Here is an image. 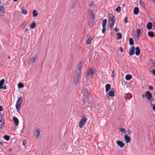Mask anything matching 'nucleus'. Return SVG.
Instances as JSON below:
<instances>
[{
	"label": "nucleus",
	"mask_w": 155,
	"mask_h": 155,
	"mask_svg": "<svg viewBox=\"0 0 155 155\" xmlns=\"http://www.w3.org/2000/svg\"><path fill=\"white\" fill-rule=\"evenodd\" d=\"M82 62L81 61H79L78 65V71H74L76 74V76H74V82L75 86H76L79 81V79H80V74L81 73V69L82 67Z\"/></svg>",
	"instance_id": "f257e3e1"
},
{
	"label": "nucleus",
	"mask_w": 155,
	"mask_h": 155,
	"mask_svg": "<svg viewBox=\"0 0 155 155\" xmlns=\"http://www.w3.org/2000/svg\"><path fill=\"white\" fill-rule=\"evenodd\" d=\"M95 73L94 69L92 67L88 68L86 72V77L92 76Z\"/></svg>",
	"instance_id": "f03ea898"
},
{
	"label": "nucleus",
	"mask_w": 155,
	"mask_h": 155,
	"mask_svg": "<svg viewBox=\"0 0 155 155\" xmlns=\"http://www.w3.org/2000/svg\"><path fill=\"white\" fill-rule=\"evenodd\" d=\"M145 96L147 99L150 102H153L154 101V99L150 91H147L145 92Z\"/></svg>",
	"instance_id": "7ed1b4c3"
},
{
	"label": "nucleus",
	"mask_w": 155,
	"mask_h": 155,
	"mask_svg": "<svg viewBox=\"0 0 155 155\" xmlns=\"http://www.w3.org/2000/svg\"><path fill=\"white\" fill-rule=\"evenodd\" d=\"M87 119L85 117H83L79 123V127L80 128H82L85 123Z\"/></svg>",
	"instance_id": "20e7f679"
},
{
	"label": "nucleus",
	"mask_w": 155,
	"mask_h": 155,
	"mask_svg": "<svg viewBox=\"0 0 155 155\" xmlns=\"http://www.w3.org/2000/svg\"><path fill=\"white\" fill-rule=\"evenodd\" d=\"M108 19L109 22H115V16L111 13L108 14Z\"/></svg>",
	"instance_id": "39448f33"
},
{
	"label": "nucleus",
	"mask_w": 155,
	"mask_h": 155,
	"mask_svg": "<svg viewBox=\"0 0 155 155\" xmlns=\"http://www.w3.org/2000/svg\"><path fill=\"white\" fill-rule=\"evenodd\" d=\"M87 13H88L90 14L91 17V18L93 20V22L94 21V20L95 19V16L94 13V12L91 9H88L87 10Z\"/></svg>",
	"instance_id": "423d86ee"
},
{
	"label": "nucleus",
	"mask_w": 155,
	"mask_h": 155,
	"mask_svg": "<svg viewBox=\"0 0 155 155\" xmlns=\"http://www.w3.org/2000/svg\"><path fill=\"white\" fill-rule=\"evenodd\" d=\"M5 120L3 115H2L0 118V122L2 124H0V128H2L4 127L5 124Z\"/></svg>",
	"instance_id": "0eeeda50"
},
{
	"label": "nucleus",
	"mask_w": 155,
	"mask_h": 155,
	"mask_svg": "<svg viewBox=\"0 0 155 155\" xmlns=\"http://www.w3.org/2000/svg\"><path fill=\"white\" fill-rule=\"evenodd\" d=\"M135 48L134 46H132L129 49L128 54L130 56H131L135 53Z\"/></svg>",
	"instance_id": "6e6552de"
},
{
	"label": "nucleus",
	"mask_w": 155,
	"mask_h": 155,
	"mask_svg": "<svg viewBox=\"0 0 155 155\" xmlns=\"http://www.w3.org/2000/svg\"><path fill=\"white\" fill-rule=\"evenodd\" d=\"M114 90V89L113 88H112V90L110 91L107 94V98L109 97H113L114 96V90Z\"/></svg>",
	"instance_id": "1a4fd4ad"
},
{
	"label": "nucleus",
	"mask_w": 155,
	"mask_h": 155,
	"mask_svg": "<svg viewBox=\"0 0 155 155\" xmlns=\"http://www.w3.org/2000/svg\"><path fill=\"white\" fill-rule=\"evenodd\" d=\"M5 13V10L2 5H0V16H3Z\"/></svg>",
	"instance_id": "9d476101"
},
{
	"label": "nucleus",
	"mask_w": 155,
	"mask_h": 155,
	"mask_svg": "<svg viewBox=\"0 0 155 155\" xmlns=\"http://www.w3.org/2000/svg\"><path fill=\"white\" fill-rule=\"evenodd\" d=\"M139 2L141 8L142 10H143L144 11H145V9L146 8L145 7V5L144 2L143 1H142L141 0H140Z\"/></svg>",
	"instance_id": "9b49d317"
},
{
	"label": "nucleus",
	"mask_w": 155,
	"mask_h": 155,
	"mask_svg": "<svg viewBox=\"0 0 155 155\" xmlns=\"http://www.w3.org/2000/svg\"><path fill=\"white\" fill-rule=\"evenodd\" d=\"M117 145L120 148H123L124 146V144L121 140H118L116 141Z\"/></svg>",
	"instance_id": "f8f14e48"
},
{
	"label": "nucleus",
	"mask_w": 155,
	"mask_h": 155,
	"mask_svg": "<svg viewBox=\"0 0 155 155\" xmlns=\"http://www.w3.org/2000/svg\"><path fill=\"white\" fill-rule=\"evenodd\" d=\"M124 138L126 142L127 143H129L131 141L130 137L127 135H124Z\"/></svg>",
	"instance_id": "ddd939ff"
},
{
	"label": "nucleus",
	"mask_w": 155,
	"mask_h": 155,
	"mask_svg": "<svg viewBox=\"0 0 155 155\" xmlns=\"http://www.w3.org/2000/svg\"><path fill=\"white\" fill-rule=\"evenodd\" d=\"M22 101H23L22 97H18L17 101L15 105H18L21 106Z\"/></svg>",
	"instance_id": "4468645a"
},
{
	"label": "nucleus",
	"mask_w": 155,
	"mask_h": 155,
	"mask_svg": "<svg viewBox=\"0 0 155 155\" xmlns=\"http://www.w3.org/2000/svg\"><path fill=\"white\" fill-rule=\"evenodd\" d=\"M13 120L15 126H18L19 124V120L17 118L15 117H13Z\"/></svg>",
	"instance_id": "2eb2a0df"
},
{
	"label": "nucleus",
	"mask_w": 155,
	"mask_h": 155,
	"mask_svg": "<svg viewBox=\"0 0 155 155\" xmlns=\"http://www.w3.org/2000/svg\"><path fill=\"white\" fill-rule=\"evenodd\" d=\"M135 55L137 56H138L140 55V49L139 47H137L135 48Z\"/></svg>",
	"instance_id": "dca6fc26"
},
{
	"label": "nucleus",
	"mask_w": 155,
	"mask_h": 155,
	"mask_svg": "<svg viewBox=\"0 0 155 155\" xmlns=\"http://www.w3.org/2000/svg\"><path fill=\"white\" fill-rule=\"evenodd\" d=\"M152 23L151 22H148L146 25L147 29L149 30L151 29L152 28Z\"/></svg>",
	"instance_id": "f3484780"
},
{
	"label": "nucleus",
	"mask_w": 155,
	"mask_h": 155,
	"mask_svg": "<svg viewBox=\"0 0 155 155\" xmlns=\"http://www.w3.org/2000/svg\"><path fill=\"white\" fill-rule=\"evenodd\" d=\"M105 91L106 92L109 91L111 89V85L109 84H107L105 86Z\"/></svg>",
	"instance_id": "a211bd4d"
},
{
	"label": "nucleus",
	"mask_w": 155,
	"mask_h": 155,
	"mask_svg": "<svg viewBox=\"0 0 155 155\" xmlns=\"http://www.w3.org/2000/svg\"><path fill=\"white\" fill-rule=\"evenodd\" d=\"M82 93L84 95H89L88 90L87 88H84L83 89Z\"/></svg>",
	"instance_id": "6ab92c4d"
},
{
	"label": "nucleus",
	"mask_w": 155,
	"mask_h": 155,
	"mask_svg": "<svg viewBox=\"0 0 155 155\" xmlns=\"http://www.w3.org/2000/svg\"><path fill=\"white\" fill-rule=\"evenodd\" d=\"M148 35L151 38H153L155 36L154 33L152 31H149L148 32Z\"/></svg>",
	"instance_id": "aec40b11"
},
{
	"label": "nucleus",
	"mask_w": 155,
	"mask_h": 155,
	"mask_svg": "<svg viewBox=\"0 0 155 155\" xmlns=\"http://www.w3.org/2000/svg\"><path fill=\"white\" fill-rule=\"evenodd\" d=\"M139 12V8L137 7H135L134 9L133 13L134 15H137Z\"/></svg>",
	"instance_id": "412c9836"
},
{
	"label": "nucleus",
	"mask_w": 155,
	"mask_h": 155,
	"mask_svg": "<svg viewBox=\"0 0 155 155\" xmlns=\"http://www.w3.org/2000/svg\"><path fill=\"white\" fill-rule=\"evenodd\" d=\"M132 78V75L129 74H127L125 77V79L127 81H129Z\"/></svg>",
	"instance_id": "4be33fe9"
},
{
	"label": "nucleus",
	"mask_w": 155,
	"mask_h": 155,
	"mask_svg": "<svg viewBox=\"0 0 155 155\" xmlns=\"http://www.w3.org/2000/svg\"><path fill=\"white\" fill-rule=\"evenodd\" d=\"M88 38L86 41V44L87 45H90L91 43L92 40L90 39V36H89L88 34H87V36Z\"/></svg>",
	"instance_id": "5701e85b"
},
{
	"label": "nucleus",
	"mask_w": 155,
	"mask_h": 155,
	"mask_svg": "<svg viewBox=\"0 0 155 155\" xmlns=\"http://www.w3.org/2000/svg\"><path fill=\"white\" fill-rule=\"evenodd\" d=\"M37 57V55L35 54L34 55L33 57L31 58L30 60L32 62H34L35 61V60Z\"/></svg>",
	"instance_id": "b1692460"
},
{
	"label": "nucleus",
	"mask_w": 155,
	"mask_h": 155,
	"mask_svg": "<svg viewBox=\"0 0 155 155\" xmlns=\"http://www.w3.org/2000/svg\"><path fill=\"white\" fill-rule=\"evenodd\" d=\"M32 16L34 17H37L38 15L37 11L36 10H34L32 12Z\"/></svg>",
	"instance_id": "393cba45"
},
{
	"label": "nucleus",
	"mask_w": 155,
	"mask_h": 155,
	"mask_svg": "<svg viewBox=\"0 0 155 155\" xmlns=\"http://www.w3.org/2000/svg\"><path fill=\"white\" fill-rule=\"evenodd\" d=\"M36 26V23L34 21H33L30 24V28L33 29Z\"/></svg>",
	"instance_id": "a878e982"
},
{
	"label": "nucleus",
	"mask_w": 155,
	"mask_h": 155,
	"mask_svg": "<svg viewBox=\"0 0 155 155\" xmlns=\"http://www.w3.org/2000/svg\"><path fill=\"white\" fill-rule=\"evenodd\" d=\"M129 44L130 45H133L134 44V41L133 39L131 38H130L129 39Z\"/></svg>",
	"instance_id": "bb28decb"
},
{
	"label": "nucleus",
	"mask_w": 155,
	"mask_h": 155,
	"mask_svg": "<svg viewBox=\"0 0 155 155\" xmlns=\"http://www.w3.org/2000/svg\"><path fill=\"white\" fill-rule=\"evenodd\" d=\"M94 22H93V21H92V22L91 21H88V27L90 28H91L92 26H93V24L94 23Z\"/></svg>",
	"instance_id": "cd10ccee"
},
{
	"label": "nucleus",
	"mask_w": 155,
	"mask_h": 155,
	"mask_svg": "<svg viewBox=\"0 0 155 155\" xmlns=\"http://www.w3.org/2000/svg\"><path fill=\"white\" fill-rule=\"evenodd\" d=\"M117 35L118 36V37L116 38L117 40H119L121 39L122 35L120 33L118 32L117 33Z\"/></svg>",
	"instance_id": "c85d7f7f"
},
{
	"label": "nucleus",
	"mask_w": 155,
	"mask_h": 155,
	"mask_svg": "<svg viewBox=\"0 0 155 155\" xmlns=\"http://www.w3.org/2000/svg\"><path fill=\"white\" fill-rule=\"evenodd\" d=\"M77 1V0H74L72 3V6L71 8L72 9L74 8L76 6V3Z\"/></svg>",
	"instance_id": "c756f323"
},
{
	"label": "nucleus",
	"mask_w": 155,
	"mask_h": 155,
	"mask_svg": "<svg viewBox=\"0 0 155 155\" xmlns=\"http://www.w3.org/2000/svg\"><path fill=\"white\" fill-rule=\"evenodd\" d=\"M21 13L22 14H23L25 15L27 14L28 12L23 7L21 9Z\"/></svg>",
	"instance_id": "7c9ffc66"
},
{
	"label": "nucleus",
	"mask_w": 155,
	"mask_h": 155,
	"mask_svg": "<svg viewBox=\"0 0 155 155\" xmlns=\"http://www.w3.org/2000/svg\"><path fill=\"white\" fill-rule=\"evenodd\" d=\"M3 137V138L6 141H8L10 139V136L8 135H5Z\"/></svg>",
	"instance_id": "2f4dec72"
},
{
	"label": "nucleus",
	"mask_w": 155,
	"mask_h": 155,
	"mask_svg": "<svg viewBox=\"0 0 155 155\" xmlns=\"http://www.w3.org/2000/svg\"><path fill=\"white\" fill-rule=\"evenodd\" d=\"M36 132L37 133V134L36 136V137L38 138V136L40 135L41 130L37 128L36 129Z\"/></svg>",
	"instance_id": "473e14b6"
},
{
	"label": "nucleus",
	"mask_w": 155,
	"mask_h": 155,
	"mask_svg": "<svg viewBox=\"0 0 155 155\" xmlns=\"http://www.w3.org/2000/svg\"><path fill=\"white\" fill-rule=\"evenodd\" d=\"M18 88H21L24 87V85L22 83L19 82L18 84Z\"/></svg>",
	"instance_id": "72a5a7b5"
},
{
	"label": "nucleus",
	"mask_w": 155,
	"mask_h": 155,
	"mask_svg": "<svg viewBox=\"0 0 155 155\" xmlns=\"http://www.w3.org/2000/svg\"><path fill=\"white\" fill-rule=\"evenodd\" d=\"M107 20L106 19H105L103 20L102 23V26L106 27Z\"/></svg>",
	"instance_id": "f704fd0d"
},
{
	"label": "nucleus",
	"mask_w": 155,
	"mask_h": 155,
	"mask_svg": "<svg viewBox=\"0 0 155 155\" xmlns=\"http://www.w3.org/2000/svg\"><path fill=\"white\" fill-rule=\"evenodd\" d=\"M114 23L115 22H111L110 23L109 22H108V25L110 29H112L113 28Z\"/></svg>",
	"instance_id": "c9c22d12"
},
{
	"label": "nucleus",
	"mask_w": 155,
	"mask_h": 155,
	"mask_svg": "<svg viewBox=\"0 0 155 155\" xmlns=\"http://www.w3.org/2000/svg\"><path fill=\"white\" fill-rule=\"evenodd\" d=\"M93 54H94V53H93V52H90L88 54V56H89L88 57H89V61L91 60V58H92Z\"/></svg>",
	"instance_id": "e433bc0d"
},
{
	"label": "nucleus",
	"mask_w": 155,
	"mask_h": 155,
	"mask_svg": "<svg viewBox=\"0 0 155 155\" xmlns=\"http://www.w3.org/2000/svg\"><path fill=\"white\" fill-rule=\"evenodd\" d=\"M115 11L118 13L120 12L121 11V7L120 6H118L115 9Z\"/></svg>",
	"instance_id": "4c0bfd02"
},
{
	"label": "nucleus",
	"mask_w": 155,
	"mask_h": 155,
	"mask_svg": "<svg viewBox=\"0 0 155 155\" xmlns=\"http://www.w3.org/2000/svg\"><path fill=\"white\" fill-rule=\"evenodd\" d=\"M83 98L85 99V101H86L90 97L89 95H84L83 96Z\"/></svg>",
	"instance_id": "58836bf2"
},
{
	"label": "nucleus",
	"mask_w": 155,
	"mask_h": 155,
	"mask_svg": "<svg viewBox=\"0 0 155 155\" xmlns=\"http://www.w3.org/2000/svg\"><path fill=\"white\" fill-rule=\"evenodd\" d=\"M152 102H150L151 106L152 107L153 110L155 112V103L153 104L152 103Z\"/></svg>",
	"instance_id": "ea45409f"
},
{
	"label": "nucleus",
	"mask_w": 155,
	"mask_h": 155,
	"mask_svg": "<svg viewBox=\"0 0 155 155\" xmlns=\"http://www.w3.org/2000/svg\"><path fill=\"white\" fill-rule=\"evenodd\" d=\"M106 29V27L102 26V32L104 34L105 32V30Z\"/></svg>",
	"instance_id": "a19ab883"
},
{
	"label": "nucleus",
	"mask_w": 155,
	"mask_h": 155,
	"mask_svg": "<svg viewBox=\"0 0 155 155\" xmlns=\"http://www.w3.org/2000/svg\"><path fill=\"white\" fill-rule=\"evenodd\" d=\"M7 89V86L6 85H3L0 87V89H3L4 90H6Z\"/></svg>",
	"instance_id": "79ce46f5"
},
{
	"label": "nucleus",
	"mask_w": 155,
	"mask_h": 155,
	"mask_svg": "<svg viewBox=\"0 0 155 155\" xmlns=\"http://www.w3.org/2000/svg\"><path fill=\"white\" fill-rule=\"evenodd\" d=\"M119 130L121 132H124L126 130L125 129L123 128H121L119 129Z\"/></svg>",
	"instance_id": "37998d69"
},
{
	"label": "nucleus",
	"mask_w": 155,
	"mask_h": 155,
	"mask_svg": "<svg viewBox=\"0 0 155 155\" xmlns=\"http://www.w3.org/2000/svg\"><path fill=\"white\" fill-rule=\"evenodd\" d=\"M21 106L18 105H15L16 110L18 112H19L20 110V107Z\"/></svg>",
	"instance_id": "c03bdc74"
},
{
	"label": "nucleus",
	"mask_w": 155,
	"mask_h": 155,
	"mask_svg": "<svg viewBox=\"0 0 155 155\" xmlns=\"http://www.w3.org/2000/svg\"><path fill=\"white\" fill-rule=\"evenodd\" d=\"M124 22L125 24H126L128 22V19H127V17H126L124 18Z\"/></svg>",
	"instance_id": "a18cd8bd"
},
{
	"label": "nucleus",
	"mask_w": 155,
	"mask_h": 155,
	"mask_svg": "<svg viewBox=\"0 0 155 155\" xmlns=\"http://www.w3.org/2000/svg\"><path fill=\"white\" fill-rule=\"evenodd\" d=\"M148 89L150 91H152L153 90L154 88L152 86L150 85L148 86Z\"/></svg>",
	"instance_id": "49530a36"
},
{
	"label": "nucleus",
	"mask_w": 155,
	"mask_h": 155,
	"mask_svg": "<svg viewBox=\"0 0 155 155\" xmlns=\"http://www.w3.org/2000/svg\"><path fill=\"white\" fill-rule=\"evenodd\" d=\"M136 31L137 34H140L141 33L140 30L139 28L137 29Z\"/></svg>",
	"instance_id": "de8ad7c7"
},
{
	"label": "nucleus",
	"mask_w": 155,
	"mask_h": 155,
	"mask_svg": "<svg viewBox=\"0 0 155 155\" xmlns=\"http://www.w3.org/2000/svg\"><path fill=\"white\" fill-rule=\"evenodd\" d=\"M94 2H91L88 4V5L90 7H91L93 5Z\"/></svg>",
	"instance_id": "09e8293b"
},
{
	"label": "nucleus",
	"mask_w": 155,
	"mask_h": 155,
	"mask_svg": "<svg viewBox=\"0 0 155 155\" xmlns=\"http://www.w3.org/2000/svg\"><path fill=\"white\" fill-rule=\"evenodd\" d=\"M86 101H85V99L83 98V99L81 100V101L82 102V105H83V104H85V102Z\"/></svg>",
	"instance_id": "8fccbe9b"
},
{
	"label": "nucleus",
	"mask_w": 155,
	"mask_h": 155,
	"mask_svg": "<svg viewBox=\"0 0 155 155\" xmlns=\"http://www.w3.org/2000/svg\"><path fill=\"white\" fill-rule=\"evenodd\" d=\"M26 140H24L22 143V145L25 146L26 144Z\"/></svg>",
	"instance_id": "3c124183"
},
{
	"label": "nucleus",
	"mask_w": 155,
	"mask_h": 155,
	"mask_svg": "<svg viewBox=\"0 0 155 155\" xmlns=\"http://www.w3.org/2000/svg\"><path fill=\"white\" fill-rule=\"evenodd\" d=\"M150 72H151L153 75L155 76V69H153L152 71H150Z\"/></svg>",
	"instance_id": "603ef678"
},
{
	"label": "nucleus",
	"mask_w": 155,
	"mask_h": 155,
	"mask_svg": "<svg viewBox=\"0 0 155 155\" xmlns=\"http://www.w3.org/2000/svg\"><path fill=\"white\" fill-rule=\"evenodd\" d=\"M114 75H115V74L114 73V70H113L112 71V75H111V77H114Z\"/></svg>",
	"instance_id": "864d4df0"
},
{
	"label": "nucleus",
	"mask_w": 155,
	"mask_h": 155,
	"mask_svg": "<svg viewBox=\"0 0 155 155\" xmlns=\"http://www.w3.org/2000/svg\"><path fill=\"white\" fill-rule=\"evenodd\" d=\"M119 50L121 52H122L123 51V49L121 47L119 48Z\"/></svg>",
	"instance_id": "5fc2aeb1"
},
{
	"label": "nucleus",
	"mask_w": 155,
	"mask_h": 155,
	"mask_svg": "<svg viewBox=\"0 0 155 155\" xmlns=\"http://www.w3.org/2000/svg\"><path fill=\"white\" fill-rule=\"evenodd\" d=\"M116 32H117L118 31V28H115L113 29Z\"/></svg>",
	"instance_id": "6e6d98bb"
},
{
	"label": "nucleus",
	"mask_w": 155,
	"mask_h": 155,
	"mask_svg": "<svg viewBox=\"0 0 155 155\" xmlns=\"http://www.w3.org/2000/svg\"><path fill=\"white\" fill-rule=\"evenodd\" d=\"M12 151V148H9L8 150V152H11Z\"/></svg>",
	"instance_id": "4d7b16f0"
},
{
	"label": "nucleus",
	"mask_w": 155,
	"mask_h": 155,
	"mask_svg": "<svg viewBox=\"0 0 155 155\" xmlns=\"http://www.w3.org/2000/svg\"><path fill=\"white\" fill-rule=\"evenodd\" d=\"M3 108L2 106L0 105V111H1L3 110Z\"/></svg>",
	"instance_id": "13d9d810"
},
{
	"label": "nucleus",
	"mask_w": 155,
	"mask_h": 155,
	"mask_svg": "<svg viewBox=\"0 0 155 155\" xmlns=\"http://www.w3.org/2000/svg\"><path fill=\"white\" fill-rule=\"evenodd\" d=\"M127 132H128V133L127 134L128 135H130V133H131V131L129 130H128L127 131Z\"/></svg>",
	"instance_id": "bf43d9fd"
},
{
	"label": "nucleus",
	"mask_w": 155,
	"mask_h": 155,
	"mask_svg": "<svg viewBox=\"0 0 155 155\" xmlns=\"http://www.w3.org/2000/svg\"><path fill=\"white\" fill-rule=\"evenodd\" d=\"M25 22H24L23 23L22 25L24 26V27H26V25L25 24Z\"/></svg>",
	"instance_id": "052dcab7"
},
{
	"label": "nucleus",
	"mask_w": 155,
	"mask_h": 155,
	"mask_svg": "<svg viewBox=\"0 0 155 155\" xmlns=\"http://www.w3.org/2000/svg\"><path fill=\"white\" fill-rule=\"evenodd\" d=\"M0 145L2 147L3 146V143L1 141H0Z\"/></svg>",
	"instance_id": "680f3d73"
},
{
	"label": "nucleus",
	"mask_w": 155,
	"mask_h": 155,
	"mask_svg": "<svg viewBox=\"0 0 155 155\" xmlns=\"http://www.w3.org/2000/svg\"><path fill=\"white\" fill-rule=\"evenodd\" d=\"M114 33V31H113L112 32H110V35L112 36L113 35V34Z\"/></svg>",
	"instance_id": "e2e57ef3"
},
{
	"label": "nucleus",
	"mask_w": 155,
	"mask_h": 155,
	"mask_svg": "<svg viewBox=\"0 0 155 155\" xmlns=\"http://www.w3.org/2000/svg\"><path fill=\"white\" fill-rule=\"evenodd\" d=\"M94 38V36H92L91 37V38H90V39L91 40H92Z\"/></svg>",
	"instance_id": "0e129e2a"
},
{
	"label": "nucleus",
	"mask_w": 155,
	"mask_h": 155,
	"mask_svg": "<svg viewBox=\"0 0 155 155\" xmlns=\"http://www.w3.org/2000/svg\"><path fill=\"white\" fill-rule=\"evenodd\" d=\"M142 97L143 98H144V97H146V96H145V94H143L142 95Z\"/></svg>",
	"instance_id": "69168bd1"
},
{
	"label": "nucleus",
	"mask_w": 155,
	"mask_h": 155,
	"mask_svg": "<svg viewBox=\"0 0 155 155\" xmlns=\"http://www.w3.org/2000/svg\"><path fill=\"white\" fill-rule=\"evenodd\" d=\"M151 1L153 2L155 5V0H152Z\"/></svg>",
	"instance_id": "338daca9"
},
{
	"label": "nucleus",
	"mask_w": 155,
	"mask_h": 155,
	"mask_svg": "<svg viewBox=\"0 0 155 155\" xmlns=\"http://www.w3.org/2000/svg\"><path fill=\"white\" fill-rule=\"evenodd\" d=\"M153 27L155 28H154L155 29V21L153 23Z\"/></svg>",
	"instance_id": "774afa93"
}]
</instances>
